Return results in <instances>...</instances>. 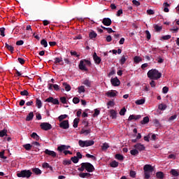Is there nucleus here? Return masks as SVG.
Wrapping results in <instances>:
<instances>
[{"mask_svg":"<svg viewBox=\"0 0 179 179\" xmlns=\"http://www.w3.org/2000/svg\"><path fill=\"white\" fill-rule=\"evenodd\" d=\"M170 173L173 176V177H178V172L176 169H171Z\"/></svg>","mask_w":179,"mask_h":179,"instance_id":"obj_33","label":"nucleus"},{"mask_svg":"<svg viewBox=\"0 0 179 179\" xmlns=\"http://www.w3.org/2000/svg\"><path fill=\"white\" fill-rule=\"evenodd\" d=\"M134 61L135 64H139V62H142V57L139 56H135L134 58Z\"/></svg>","mask_w":179,"mask_h":179,"instance_id":"obj_30","label":"nucleus"},{"mask_svg":"<svg viewBox=\"0 0 179 179\" xmlns=\"http://www.w3.org/2000/svg\"><path fill=\"white\" fill-rule=\"evenodd\" d=\"M69 148H71V146L69 145H62L60 146H59L57 148V150L58 152H59L60 153H62V152H64V150H66L67 149H69Z\"/></svg>","mask_w":179,"mask_h":179,"instance_id":"obj_15","label":"nucleus"},{"mask_svg":"<svg viewBox=\"0 0 179 179\" xmlns=\"http://www.w3.org/2000/svg\"><path fill=\"white\" fill-rule=\"evenodd\" d=\"M31 174H33V173H31L30 170H23L17 173V177L22 178H30V177H31Z\"/></svg>","mask_w":179,"mask_h":179,"instance_id":"obj_5","label":"nucleus"},{"mask_svg":"<svg viewBox=\"0 0 179 179\" xmlns=\"http://www.w3.org/2000/svg\"><path fill=\"white\" fill-rule=\"evenodd\" d=\"M3 136H8V130L6 129L0 131V137L3 138Z\"/></svg>","mask_w":179,"mask_h":179,"instance_id":"obj_22","label":"nucleus"},{"mask_svg":"<svg viewBox=\"0 0 179 179\" xmlns=\"http://www.w3.org/2000/svg\"><path fill=\"white\" fill-rule=\"evenodd\" d=\"M60 101L62 104H66V98L65 96L60 97Z\"/></svg>","mask_w":179,"mask_h":179,"instance_id":"obj_52","label":"nucleus"},{"mask_svg":"<svg viewBox=\"0 0 179 179\" xmlns=\"http://www.w3.org/2000/svg\"><path fill=\"white\" fill-rule=\"evenodd\" d=\"M81 61H83L85 65H88V66H90V65H92V62H90V61L87 59H82Z\"/></svg>","mask_w":179,"mask_h":179,"instance_id":"obj_55","label":"nucleus"},{"mask_svg":"<svg viewBox=\"0 0 179 179\" xmlns=\"http://www.w3.org/2000/svg\"><path fill=\"white\" fill-rule=\"evenodd\" d=\"M135 103L137 106H142V104H145V99H138Z\"/></svg>","mask_w":179,"mask_h":179,"instance_id":"obj_28","label":"nucleus"},{"mask_svg":"<svg viewBox=\"0 0 179 179\" xmlns=\"http://www.w3.org/2000/svg\"><path fill=\"white\" fill-rule=\"evenodd\" d=\"M147 13L148 15H155V11L152 9H148L147 10Z\"/></svg>","mask_w":179,"mask_h":179,"instance_id":"obj_64","label":"nucleus"},{"mask_svg":"<svg viewBox=\"0 0 179 179\" xmlns=\"http://www.w3.org/2000/svg\"><path fill=\"white\" fill-rule=\"evenodd\" d=\"M6 45V48H7L8 50V51H10L11 54H13V51H15V48H13V46L10 45L9 44H8V43H5Z\"/></svg>","mask_w":179,"mask_h":179,"instance_id":"obj_21","label":"nucleus"},{"mask_svg":"<svg viewBox=\"0 0 179 179\" xmlns=\"http://www.w3.org/2000/svg\"><path fill=\"white\" fill-rule=\"evenodd\" d=\"M147 76L152 80H157V79L162 78V73L157 69H151L148 72Z\"/></svg>","mask_w":179,"mask_h":179,"instance_id":"obj_1","label":"nucleus"},{"mask_svg":"<svg viewBox=\"0 0 179 179\" xmlns=\"http://www.w3.org/2000/svg\"><path fill=\"white\" fill-rule=\"evenodd\" d=\"M40 127L43 131H50V129H52V126L48 122H42L41 123Z\"/></svg>","mask_w":179,"mask_h":179,"instance_id":"obj_6","label":"nucleus"},{"mask_svg":"<svg viewBox=\"0 0 179 179\" xmlns=\"http://www.w3.org/2000/svg\"><path fill=\"white\" fill-rule=\"evenodd\" d=\"M80 99H79V98H78V97H74L73 99V103L74 104H78V103H80Z\"/></svg>","mask_w":179,"mask_h":179,"instance_id":"obj_49","label":"nucleus"},{"mask_svg":"<svg viewBox=\"0 0 179 179\" xmlns=\"http://www.w3.org/2000/svg\"><path fill=\"white\" fill-rule=\"evenodd\" d=\"M100 114V110L99 109H95L93 114V117H97Z\"/></svg>","mask_w":179,"mask_h":179,"instance_id":"obj_56","label":"nucleus"},{"mask_svg":"<svg viewBox=\"0 0 179 179\" xmlns=\"http://www.w3.org/2000/svg\"><path fill=\"white\" fill-rule=\"evenodd\" d=\"M109 148H110V146L108 145V143H103L102 145L103 150H107V149Z\"/></svg>","mask_w":179,"mask_h":179,"instance_id":"obj_48","label":"nucleus"},{"mask_svg":"<svg viewBox=\"0 0 179 179\" xmlns=\"http://www.w3.org/2000/svg\"><path fill=\"white\" fill-rule=\"evenodd\" d=\"M79 118H75L74 120H73V128H78V125L79 124Z\"/></svg>","mask_w":179,"mask_h":179,"instance_id":"obj_38","label":"nucleus"},{"mask_svg":"<svg viewBox=\"0 0 179 179\" xmlns=\"http://www.w3.org/2000/svg\"><path fill=\"white\" fill-rule=\"evenodd\" d=\"M44 153H45L46 155H48V156H51V157H57V152H55V151L52 150H50L48 149H46L44 151Z\"/></svg>","mask_w":179,"mask_h":179,"instance_id":"obj_12","label":"nucleus"},{"mask_svg":"<svg viewBox=\"0 0 179 179\" xmlns=\"http://www.w3.org/2000/svg\"><path fill=\"white\" fill-rule=\"evenodd\" d=\"M34 117L33 112H30L26 117V121H31Z\"/></svg>","mask_w":179,"mask_h":179,"instance_id":"obj_25","label":"nucleus"},{"mask_svg":"<svg viewBox=\"0 0 179 179\" xmlns=\"http://www.w3.org/2000/svg\"><path fill=\"white\" fill-rule=\"evenodd\" d=\"M71 161L73 162V163L75 164H76V163H79V159H78L76 156L72 157L71 158Z\"/></svg>","mask_w":179,"mask_h":179,"instance_id":"obj_43","label":"nucleus"},{"mask_svg":"<svg viewBox=\"0 0 179 179\" xmlns=\"http://www.w3.org/2000/svg\"><path fill=\"white\" fill-rule=\"evenodd\" d=\"M45 101L46 103H52V104H54V105H58L59 104V101L58 100V99L57 98H54L52 96H50L48 98H47Z\"/></svg>","mask_w":179,"mask_h":179,"instance_id":"obj_7","label":"nucleus"},{"mask_svg":"<svg viewBox=\"0 0 179 179\" xmlns=\"http://www.w3.org/2000/svg\"><path fill=\"white\" fill-rule=\"evenodd\" d=\"M102 23L104 26H111V23H113V22L109 17H105L103 19Z\"/></svg>","mask_w":179,"mask_h":179,"instance_id":"obj_13","label":"nucleus"},{"mask_svg":"<svg viewBox=\"0 0 179 179\" xmlns=\"http://www.w3.org/2000/svg\"><path fill=\"white\" fill-rule=\"evenodd\" d=\"M96 37H97V34L94 31H91L89 34L90 40H93V38H96Z\"/></svg>","mask_w":179,"mask_h":179,"instance_id":"obj_20","label":"nucleus"},{"mask_svg":"<svg viewBox=\"0 0 179 179\" xmlns=\"http://www.w3.org/2000/svg\"><path fill=\"white\" fill-rule=\"evenodd\" d=\"M78 68L79 69H80V71H85V72H87L89 71V69L86 68V64H85L82 60L80 61Z\"/></svg>","mask_w":179,"mask_h":179,"instance_id":"obj_11","label":"nucleus"},{"mask_svg":"<svg viewBox=\"0 0 179 179\" xmlns=\"http://www.w3.org/2000/svg\"><path fill=\"white\" fill-rule=\"evenodd\" d=\"M162 29H163L162 27L159 26V25H155V31H161Z\"/></svg>","mask_w":179,"mask_h":179,"instance_id":"obj_58","label":"nucleus"},{"mask_svg":"<svg viewBox=\"0 0 179 179\" xmlns=\"http://www.w3.org/2000/svg\"><path fill=\"white\" fill-rule=\"evenodd\" d=\"M134 148H135V149H137L138 151L139 150V152H142V150H145V149H146L145 145L140 143L134 145Z\"/></svg>","mask_w":179,"mask_h":179,"instance_id":"obj_10","label":"nucleus"},{"mask_svg":"<svg viewBox=\"0 0 179 179\" xmlns=\"http://www.w3.org/2000/svg\"><path fill=\"white\" fill-rule=\"evenodd\" d=\"M59 127L62 128V129H68L69 128V121L64 120L59 124Z\"/></svg>","mask_w":179,"mask_h":179,"instance_id":"obj_9","label":"nucleus"},{"mask_svg":"<svg viewBox=\"0 0 179 179\" xmlns=\"http://www.w3.org/2000/svg\"><path fill=\"white\" fill-rule=\"evenodd\" d=\"M110 116L112 117L113 120L117 118V112H115L114 110H111Z\"/></svg>","mask_w":179,"mask_h":179,"instance_id":"obj_41","label":"nucleus"},{"mask_svg":"<svg viewBox=\"0 0 179 179\" xmlns=\"http://www.w3.org/2000/svg\"><path fill=\"white\" fill-rule=\"evenodd\" d=\"M78 171H85L86 170L88 173H93L94 166L89 162H83L81 164V167L78 169Z\"/></svg>","mask_w":179,"mask_h":179,"instance_id":"obj_2","label":"nucleus"},{"mask_svg":"<svg viewBox=\"0 0 179 179\" xmlns=\"http://www.w3.org/2000/svg\"><path fill=\"white\" fill-rule=\"evenodd\" d=\"M159 110H161L162 111H164L166 108H167V105L161 103L158 106Z\"/></svg>","mask_w":179,"mask_h":179,"instance_id":"obj_36","label":"nucleus"},{"mask_svg":"<svg viewBox=\"0 0 179 179\" xmlns=\"http://www.w3.org/2000/svg\"><path fill=\"white\" fill-rule=\"evenodd\" d=\"M78 145L80 148H89V146H93L94 145V141L92 140H87V141H82L80 140L78 141Z\"/></svg>","mask_w":179,"mask_h":179,"instance_id":"obj_4","label":"nucleus"},{"mask_svg":"<svg viewBox=\"0 0 179 179\" xmlns=\"http://www.w3.org/2000/svg\"><path fill=\"white\" fill-rule=\"evenodd\" d=\"M83 83L85 86H87V87H91L92 86V82H90V80L86 79L83 81Z\"/></svg>","mask_w":179,"mask_h":179,"instance_id":"obj_39","label":"nucleus"},{"mask_svg":"<svg viewBox=\"0 0 179 179\" xmlns=\"http://www.w3.org/2000/svg\"><path fill=\"white\" fill-rule=\"evenodd\" d=\"M79 177H80V178H89L92 177V174L89 173H81L79 174Z\"/></svg>","mask_w":179,"mask_h":179,"instance_id":"obj_19","label":"nucleus"},{"mask_svg":"<svg viewBox=\"0 0 179 179\" xmlns=\"http://www.w3.org/2000/svg\"><path fill=\"white\" fill-rule=\"evenodd\" d=\"M148 122H149V117L148 116L143 117V120L141 121L142 125H145V124H148Z\"/></svg>","mask_w":179,"mask_h":179,"instance_id":"obj_31","label":"nucleus"},{"mask_svg":"<svg viewBox=\"0 0 179 179\" xmlns=\"http://www.w3.org/2000/svg\"><path fill=\"white\" fill-rule=\"evenodd\" d=\"M162 92L166 94V93H169V87H164L162 89Z\"/></svg>","mask_w":179,"mask_h":179,"instance_id":"obj_63","label":"nucleus"},{"mask_svg":"<svg viewBox=\"0 0 179 179\" xmlns=\"http://www.w3.org/2000/svg\"><path fill=\"white\" fill-rule=\"evenodd\" d=\"M32 171L36 176H40V174H41V173H42V171L38 168H34V169H32Z\"/></svg>","mask_w":179,"mask_h":179,"instance_id":"obj_27","label":"nucleus"},{"mask_svg":"<svg viewBox=\"0 0 179 179\" xmlns=\"http://www.w3.org/2000/svg\"><path fill=\"white\" fill-rule=\"evenodd\" d=\"M0 34L2 36V37H5V28L1 27L0 28Z\"/></svg>","mask_w":179,"mask_h":179,"instance_id":"obj_54","label":"nucleus"},{"mask_svg":"<svg viewBox=\"0 0 179 179\" xmlns=\"http://www.w3.org/2000/svg\"><path fill=\"white\" fill-rule=\"evenodd\" d=\"M63 86L64 87V89L66 92H70L71 87V85H69L68 83H63Z\"/></svg>","mask_w":179,"mask_h":179,"instance_id":"obj_32","label":"nucleus"},{"mask_svg":"<svg viewBox=\"0 0 179 179\" xmlns=\"http://www.w3.org/2000/svg\"><path fill=\"white\" fill-rule=\"evenodd\" d=\"M21 96H29V92L27 90H24L23 91L20 92Z\"/></svg>","mask_w":179,"mask_h":179,"instance_id":"obj_50","label":"nucleus"},{"mask_svg":"<svg viewBox=\"0 0 179 179\" xmlns=\"http://www.w3.org/2000/svg\"><path fill=\"white\" fill-rule=\"evenodd\" d=\"M156 61H157L158 64H163L164 62V59L162 58L160 56H158Z\"/></svg>","mask_w":179,"mask_h":179,"instance_id":"obj_44","label":"nucleus"},{"mask_svg":"<svg viewBox=\"0 0 179 179\" xmlns=\"http://www.w3.org/2000/svg\"><path fill=\"white\" fill-rule=\"evenodd\" d=\"M31 137L33 138V139H35L36 141H40V136L37 135V133L34 132L31 134Z\"/></svg>","mask_w":179,"mask_h":179,"instance_id":"obj_29","label":"nucleus"},{"mask_svg":"<svg viewBox=\"0 0 179 179\" xmlns=\"http://www.w3.org/2000/svg\"><path fill=\"white\" fill-rule=\"evenodd\" d=\"M115 157L117 160H121V161L124 160V156L121 154H116Z\"/></svg>","mask_w":179,"mask_h":179,"instance_id":"obj_42","label":"nucleus"},{"mask_svg":"<svg viewBox=\"0 0 179 179\" xmlns=\"http://www.w3.org/2000/svg\"><path fill=\"white\" fill-rule=\"evenodd\" d=\"M68 117V115H61L58 117L59 121H63V120H65Z\"/></svg>","mask_w":179,"mask_h":179,"instance_id":"obj_45","label":"nucleus"},{"mask_svg":"<svg viewBox=\"0 0 179 179\" xmlns=\"http://www.w3.org/2000/svg\"><path fill=\"white\" fill-rule=\"evenodd\" d=\"M86 157H88V159H92V160H96V157L90 154H86Z\"/></svg>","mask_w":179,"mask_h":179,"instance_id":"obj_53","label":"nucleus"},{"mask_svg":"<svg viewBox=\"0 0 179 179\" xmlns=\"http://www.w3.org/2000/svg\"><path fill=\"white\" fill-rule=\"evenodd\" d=\"M141 118H142V116L141 115H130L128 118V121H132V120H141Z\"/></svg>","mask_w":179,"mask_h":179,"instance_id":"obj_17","label":"nucleus"},{"mask_svg":"<svg viewBox=\"0 0 179 179\" xmlns=\"http://www.w3.org/2000/svg\"><path fill=\"white\" fill-rule=\"evenodd\" d=\"M130 153L132 156H136L138 155H139V151L138 150L136 149H133L130 151Z\"/></svg>","mask_w":179,"mask_h":179,"instance_id":"obj_35","label":"nucleus"},{"mask_svg":"<svg viewBox=\"0 0 179 179\" xmlns=\"http://www.w3.org/2000/svg\"><path fill=\"white\" fill-rule=\"evenodd\" d=\"M93 59L97 65H99V64L101 62V58L100 57L97 56V53L94 52L93 55Z\"/></svg>","mask_w":179,"mask_h":179,"instance_id":"obj_14","label":"nucleus"},{"mask_svg":"<svg viewBox=\"0 0 179 179\" xmlns=\"http://www.w3.org/2000/svg\"><path fill=\"white\" fill-rule=\"evenodd\" d=\"M125 113H127V109L125 108H123L120 111V115H125Z\"/></svg>","mask_w":179,"mask_h":179,"instance_id":"obj_51","label":"nucleus"},{"mask_svg":"<svg viewBox=\"0 0 179 179\" xmlns=\"http://www.w3.org/2000/svg\"><path fill=\"white\" fill-rule=\"evenodd\" d=\"M85 86L81 85L80 87H78V93H85Z\"/></svg>","mask_w":179,"mask_h":179,"instance_id":"obj_46","label":"nucleus"},{"mask_svg":"<svg viewBox=\"0 0 179 179\" xmlns=\"http://www.w3.org/2000/svg\"><path fill=\"white\" fill-rule=\"evenodd\" d=\"M162 38V40H170V38H171V35L163 36Z\"/></svg>","mask_w":179,"mask_h":179,"instance_id":"obj_59","label":"nucleus"},{"mask_svg":"<svg viewBox=\"0 0 179 179\" xmlns=\"http://www.w3.org/2000/svg\"><path fill=\"white\" fill-rule=\"evenodd\" d=\"M143 170H144V178L149 179V178H150L151 173H153V171L155 169H153V166H152V165L145 164L143 166Z\"/></svg>","mask_w":179,"mask_h":179,"instance_id":"obj_3","label":"nucleus"},{"mask_svg":"<svg viewBox=\"0 0 179 179\" xmlns=\"http://www.w3.org/2000/svg\"><path fill=\"white\" fill-rule=\"evenodd\" d=\"M156 177L159 179H163L164 178V173L162 171H159L156 173Z\"/></svg>","mask_w":179,"mask_h":179,"instance_id":"obj_24","label":"nucleus"},{"mask_svg":"<svg viewBox=\"0 0 179 179\" xmlns=\"http://www.w3.org/2000/svg\"><path fill=\"white\" fill-rule=\"evenodd\" d=\"M36 106L38 108H41V107H43V103L41 102V100L38 99V98H36Z\"/></svg>","mask_w":179,"mask_h":179,"instance_id":"obj_26","label":"nucleus"},{"mask_svg":"<svg viewBox=\"0 0 179 179\" xmlns=\"http://www.w3.org/2000/svg\"><path fill=\"white\" fill-rule=\"evenodd\" d=\"M23 148L27 150H31V148H33V145H31L30 143H27L23 145Z\"/></svg>","mask_w":179,"mask_h":179,"instance_id":"obj_37","label":"nucleus"},{"mask_svg":"<svg viewBox=\"0 0 179 179\" xmlns=\"http://www.w3.org/2000/svg\"><path fill=\"white\" fill-rule=\"evenodd\" d=\"M132 3H133V5H135V6H139L141 5V2H139L136 0H133Z\"/></svg>","mask_w":179,"mask_h":179,"instance_id":"obj_61","label":"nucleus"},{"mask_svg":"<svg viewBox=\"0 0 179 179\" xmlns=\"http://www.w3.org/2000/svg\"><path fill=\"white\" fill-rule=\"evenodd\" d=\"M145 34L147 36V38L148 40H150L151 37H152V35H150V32L148 31V30H146L145 31Z\"/></svg>","mask_w":179,"mask_h":179,"instance_id":"obj_60","label":"nucleus"},{"mask_svg":"<svg viewBox=\"0 0 179 179\" xmlns=\"http://www.w3.org/2000/svg\"><path fill=\"white\" fill-rule=\"evenodd\" d=\"M17 61H18V62H20V64H21V65H24V64L25 62L24 59L21 58V57H19L17 59Z\"/></svg>","mask_w":179,"mask_h":179,"instance_id":"obj_62","label":"nucleus"},{"mask_svg":"<svg viewBox=\"0 0 179 179\" xmlns=\"http://www.w3.org/2000/svg\"><path fill=\"white\" fill-rule=\"evenodd\" d=\"M54 64H59V65H64V60L62 59V57L55 58Z\"/></svg>","mask_w":179,"mask_h":179,"instance_id":"obj_18","label":"nucleus"},{"mask_svg":"<svg viewBox=\"0 0 179 179\" xmlns=\"http://www.w3.org/2000/svg\"><path fill=\"white\" fill-rule=\"evenodd\" d=\"M129 174L130 177H132V178H135V177H136V172L134 171H131Z\"/></svg>","mask_w":179,"mask_h":179,"instance_id":"obj_57","label":"nucleus"},{"mask_svg":"<svg viewBox=\"0 0 179 179\" xmlns=\"http://www.w3.org/2000/svg\"><path fill=\"white\" fill-rule=\"evenodd\" d=\"M128 59V56L127 55H123L121 59H120V64L121 65H124V64H125L126 61Z\"/></svg>","mask_w":179,"mask_h":179,"instance_id":"obj_23","label":"nucleus"},{"mask_svg":"<svg viewBox=\"0 0 179 179\" xmlns=\"http://www.w3.org/2000/svg\"><path fill=\"white\" fill-rule=\"evenodd\" d=\"M110 83L113 86L117 87L121 85V81L118 79V78L115 77L114 78L110 79Z\"/></svg>","mask_w":179,"mask_h":179,"instance_id":"obj_8","label":"nucleus"},{"mask_svg":"<svg viewBox=\"0 0 179 179\" xmlns=\"http://www.w3.org/2000/svg\"><path fill=\"white\" fill-rule=\"evenodd\" d=\"M117 94H118V92L117 91H113V90H110V91H108V92H106V96L108 97H115V96H117Z\"/></svg>","mask_w":179,"mask_h":179,"instance_id":"obj_16","label":"nucleus"},{"mask_svg":"<svg viewBox=\"0 0 179 179\" xmlns=\"http://www.w3.org/2000/svg\"><path fill=\"white\" fill-rule=\"evenodd\" d=\"M64 166H69V164H72V161L71 160H64L63 161Z\"/></svg>","mask_w":179,"mask_h":179,"instance_id":"obj_47","label":"nucleus"},{"mask_svg":"<svg viewBox=\"0 0 179 179\" xmlns=\"http://www.w3.org/2000/svg\"><path fill=\"white\" fill-rule=\"evenodd\" d=\"M41 45H43L45 48H47V47H48V43L45 39H42L41 41Z\"/></svg>","mask_w":179,"mask_h":179,"instance_id":"obj_34","label":"nucleus"},{"mask_svg":"<svg viewBox=\"0 0 179 179\" xmlns=\"http://www.w3.org/2000/svg\"><path fill=\"white\" fill-rule=\"evenodd\" d=\"M118 164L119 163L117 161H113L112 162L110 163V167L113 168L118 167Z\"/></svg>","mask_w":179,"mask_h":179,"instance_id":"obj_40","label":"nucleus"}]
</instances>
